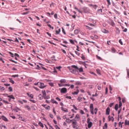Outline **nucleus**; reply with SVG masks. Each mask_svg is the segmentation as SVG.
I'll use <instances>...</instances> for the list:
<instances>
[{
	"label": "nucleus",
	"instance_id": "nucleus-1",
	"mask_svg": "<svg viewBox=\"0 0 129 129\" xmlns=\"http://www.w3.org/2000/svg\"><path fill=\"white\" fill-rule=\"evenodd\" d=\"M72 69H70V71L73 73H75L76 71L81 72V68H78V67L75 65H72L71 66Z\"/></svg>",
	"mask_w": 129,
	"mask_h": 129
},
{
	"label": "nucleus",
	"instance_id": "nucleus-2",
	"mask_svg": "<svg viewBox=\"0 0 129 129\" xmlns=\"http://www.w3.org/2000/svg\"><path fill=\"white\" fill-rule=\"evenodd\" d=\"M90 119L88 118L87 120V123H88V127L89 128H90L92 125V123L91 122H90Z\"/></svg>",
	"mask_w": 129,
	"mask_h": 129
},
{
	"label": "nucleus",
	"instance_id": "nucleus-3",
	"mask_svg": "<svg viewBox=\"0 0 129 129\" xmlns=\"http://www.w3.org/2000/svg\"><path fill=\"white\" fill-rule=\"evenodd\" d=\"M46 85H44V84L43 83L41 82L39 83V87L40 88H44L46 87Z\"/></svg>",
	"mask_w": 129,
	"mask_h": 129
},
{
	"label": "nucleus",
	"instance_id": "nucleus-4",
	"mask_svg": "<svg viewBox=\"0 0 129 129\" xmlns=\"http://www.w3.org/2000/svg\"><path fill=\"white\" fill-rule=\"evenodd\" d=\"M67 89L65 88H62L60 92L62 93H65L67 92Z\"/></svg>",
	"mask_w": 129,
	"mask_h": 129
},
{
	"label": "nucleus",
	"instance_id": "nucleus-5",
	"mask_svg": "<svg viewBox=\"0 0 129 129\" xmlns=\"http://www.w3.org/2000/svg\"><path fill=\"white\" fill-rule=\"evenodd\" d=\"M77 122L76 121H72V124L73 127V128H76L77 126Z\"/></svg>",
	"mask_w": 129,
	"mask_h": 129
},
{
	"label": "nucleus",
	"instance_id": "nucleus-6",
	"mask_svg": "<svg viewBox=\"0 0 129 129\" xmlns=\"http://www.w3.org/2000/svg\"><path fill=\"white\" fill-rule=\"evenodd\" d=\"M110 111V109L109 107H108L106 109V114L107 115H109V114Z\"/></svg>",
	"mask_w": 129,
	"mask_h": 129
},
{
	"label": "nucleus",
	"instance_id": "nucleus-7",
	"mask_svg": "<svg viewBox=\"0 0 129 129\" xmlns=\"http://www.w3.org/2000/svg\"><path fill=\"white\" fill-rule=\"evenodd\" d=\"M1 118L2 119H3V120L5 121H8V119L5 117L4 116H2L1 117Z\"/></svg>",
	"mask_w": 129,
	"mask_h": 129
},
{
	"label": "nucleus",
	"instance_id": "nucleus-8",
	"mask_svg": "<svg viewBox=\"0 0 129 129\" xmlns=\"http://www.w3.org/2000/svg\"><path fill=\"white\" fill-rule=\"evenodd\" d=\"M61 110L63 111H64L65 112H68V110L67 109H66L65 108H64L63 107H61Z\"/></svg>",
	"mask_w": 129,
	"mask_h": 129
},
{
	"label": "nucleus",
	"instance_id": "nucleus-9",
	"mask_svg": "<svg viewBox=\"0 0 129 129\" xmlns=\"http://www.w3.org/2000/svg\"><path fill=\"white\" fill-rule=\"evenodd\" d=\"M42 92L43 94V97L44 98L46 96V93L45 90H42Z\"/></svg>",
	"mask_w": 129,
	"mask_h": 129
},
{
	"label": "nucleus",
	"instance_id": "nucleus-10",
	"mask_svg": "<svg viewBox=\"0 0 129 129\" xmlns=\"http://www.w3.org/2000/svg\"><path fill=\"white\" fill-rule=\"evenodd\" d=\"M125 125H129V121L127 120V119H126L125 120Z\"/></svg>",
	"mask_w": 129,
	"mask_h": 129
},
{
	"label": "nucleus",
	"instance_id": "nucleus-11",
	"mask_svg": "<svg viewBox=\"0 0 129 129\" xmlns=\"http://www.w3.org/2000/svg\"><path fill=\"white\" fill-rule=\"evenodd\" d=\"M27 94L30 97L31 99H33V95L32 94L30 95L29 93H27Z\"/></svg>",
	"mask_w": 129,
	"mask_h": 129
},
{
	"label": "nucleus",
	"instance_id": "nucleus-12",
	"mask_svg": "<svg viewBox=\"0 0 129 129\" xmlns=\"http://www.w3.org/2000/svg\"><path fill=\"white\" fill-rule=\"evenodd\" d=\"M8 97L9 98L11 99H15V98L12 95H8Z\"/></svg>",
	"mask_w": 129,
	"mask_h": 129
},
{
	"label": "nucleus",
	"instance_id": "nucleus-13",
	"mask_svg": "<svg viewBox=\"0 0 129 129\" xmlns=\"http://www.w3.org/2000/svg\"><path fill=\"white\" fill-rule=\"evenodd\" d=\"M51 102L53 103H55L56 104H58L57 102L55 100H54L53 99H52L51 100Z\"/></svg>",
	"mask_w": 129,
	"mask_h": 129
},
{
	"label": "nucleus",
	"instance_id": "nucleus-14",
	"mask_svg": "<svg viewBox=\"0 0 129 129\" xmlns=\"http://www.w3.org/2000/svg\"><path fill=\"white\" fill-rule=\"evenodd\" d=\"M25 108L27 109L29 111L30 110H31V108L28 105L26 106L25 107Z\"/></svg>",
	"mask_w": 129,
	"mask_h": 129
},
{
	"label": "nucleus",
	"instance_id": "nucleus-15",
	"mask_svg": "<svg viewBox=\"0 0 129 129\" xmlns=\"http://www.w3.org/2000/svg\"><path fill=\"white\" fill-rule=\"evenodd\" d=\"M60 82L61 83H65L66 82V81L64 79H62L60 80Z\"/></svg>",
	"mask_w": 129,
	"mask_h": 129
},
{
	"label": "nucleus",
	"instance_id": "nucleus-16",
	"mask_svg": "<svg viewBox=\"0 0 129 129\" xmlns=\"http://www.w3.org/2000/svg\"><path fill=\"white\" fill-rule=\"evenodd\" d=\"M79 92V90H77V91H75L74 92H73L72 93V94H77Z\"/></svg>",
	"mask_w": 129,
	"mask_h": 129
},
{
	"label": "nucleus",
	"instance_id": "nucleus-17",
	"mask_svg": "<svg viewBox=\"0 0 129 129\" xmlns=\"http://www.w3.org/2000/svg\"><path fill=\"white\" fill-rule=\"evenodd\" d=\"M75 118L76 120H78L79 119V115L78 114H77Z\"/></svg>",
	"mask_w": 129,
	"mask_h": 129
},
{
	"label": "nucleus",
	"instance_id": "nucleus-18",
	"mask_svg": "<svg viewBox=\"0 0 129 129\" xmlns=\"http://www.w3.org/2000/svg\"><path fill=\"white\" fill-rule=\"evenodd\" d=\"M102 31L103 33H108V31L104 29H103Z\"/></svg>",
	"mask_w": 129,
	"mask_h": 129
},
{
	"label": "nucleus",
	"instance_id": "nucleus-19",
	"mask_svg": "<svg viewBox=\"0 0 129 129\" xmlns=\"http://www.w3.org/2000/svg\"><path fill=\"white\" fill-rule=\"evenodd\" d=\"M118 104H116L115 105V109L116 111H117L118 110Z\"/></svg>",
	"mask_w": 129,
	"mask_h": 129
},
{
	"label": "nucleus",
	"instance_id": "nucleus-20",
	"mask_svg": "<svg viewBox=\"0 0 129 129\" xmlns=\"http://www.w3.org/2000/svg\"><path fill=\"white\" fill-rule=\"evenodd\" d=\"M112 51L113 53H115L116 51V50L115 49V48L113 47H112L111 48Z\"/></svg>",
	"mask_w": 129,
	"mask_h": 129
},
{
	"label": "nucleus",
	"instance_id": "nucleus-21",
	"mask_svg": "<svg viewBox=\"0 0 129 129\" xmlns=\"http://www.w3.org/2000/svg\"><path fill=\"white\" fill-rule=\"evenodd\" d=\"M39 125L40 126L42 127H44V126H43V123H41V122H40L39 123Z\"/></svg>",
	"mask_w": 129,
	"mask_h": 129
},
{
	"label": "nucleus",
	"instance_id": "nucleus-22",
	"mask_svg": "<svg viewBox=\"0 0 129 129\" xmlns=\"http://www.w3.org/2000/svg\"><path fill=\"white\" fill-rule=\"evenodd\" d=\"M81 58L83 60H85L86 59L85 57L83 54L82 55V56H81Z\"/></svg>",
	"mask_w": 129,
	"mask_h": 129
},
{
	"label": "nucleus",
	"instance_id": "nucleus-23",
	"mask_svg": "<svg viewBox=\"0 0 129 129\" xmlns=\"http://www.w3.org/2000/svg\"><path fill=\"white\" fill-rule=\"evenodd\" d=\"M60 29H59L58 31H57V30L56 31V34H59V33H60Z\"/></svg>",
	"mask_w": 129,
	"mask_h": 129
},
{
	"label": "nucleus",
	"instance_id": "nucleus-24",
	"mask_svg": "<svg viewBox=\"0 0 129 129\" xmlns=\"http://www.w3.org/2000/svg\"><path fill=\"white\" fill-rule=\"evenodd\" d=\"M9 79L10 80V82L11 83H12L13 84L14 83V81L13 80H12L11 78H9Z\"/></svg>",
	"mask_w": 129,
	"mask_h": 129
},
{
	"label": "nucleus",
	"instance_id": "nucleus-25",
	"mask_svg": "<svg viewBox=\"0 0 129 129\" xmlns=\"http://www.w3.org/2000/svg\"><path fill=\"white\" fill-rule=\"evenodd\" d=\"M5 89V88L4 87H2L1 86H0V91L4 90Z\"/></svg>",
	"mask_w": 129,
	"mask_h": 129
},
{
	"label": "nucleus",
	"instance_id": "nucleus-26",
	"mask_svg": "<svg viewBox=\"0 0 129 129\" xmlns=\"http://www.w3.org/2000/svg\"><path fill=\"white\" fill-rule=\"evenodd\" d=\"M90 109H94L93 108V105L92 104H90Z\"/></svg>",
	"mask_w": 129,
	"mask_h": 129
},
{
	"label": "nucleus",
	"instance_id": "nucleus-27",
	"mask_svg": "<svg viewBox=\"0 0 129 129\" xmlns=\"http://www.w3.org/2000/svg\"><path fill=\"white\" fill-rule=\"evenodd\" d=\"M90 5L93 6V8L95 9H96L97 8V6L96 5H92L91 4Z\"/></svg>",
	"mask_w": 129,
	"mask_h": 129
},
{
	"label": "nucleus",
	"instance_id": "nucleus-28",
	"mask_svg": "<svg viewBox=\"0 0 129 129\" xmlns=\"http://www.w3.org/2000/svg\"><path fill=\"white\" fill-rule=\"evenodd\" d=\"M126 70L127 73V77L128 78H129V70L127 69Z\"/></svg>",
	"mask_w": 129,
	"mask_h": 129
},
{
	"label": "nucleus",
	"instance_id": "nucleus-29",
	"mask_svg": "<svg viewBox=\"0 0 129 129\" xmlns=\"http://www.w3.org/2000/svg\"><path fill=\"white\" fill-rule=\"evenodd\" d=\"M93 109H90V111L91 113V114L92 115L93 114H94Z\"/></svg>",
	"mask_w": 129,
	"mask_h": 129
},
{
	"label": "nucleus",
	"instance_id": "nucleus-30",
	"mask_svg": "<svg viewBox=\"0 0 129 129\" xmlns=\"http://www.w3.org/2000/svg\"><path fill=\"white\" fill-rule=\"evenodd\" d=\"M44 98L45 99H48L50 98V97L49 95H47V96H45V97Z\"/></svg>",
	"mask_w": 129,
	"mask_h": 129
},
{
	"label": "nucleus",
	"instance_id": "nucleus-31",
	"mask_svg": "<svg viewBox=\"0 0 129 129\" xmlns=\"http://www.w3.org/2000/svg\"><path fill=\"white\" fill-rule=\"evenodd\" d=\"M88 10V9H87V8L84 9V12L85 13H87L88 12H89Z\"/></svg>",
	"mask_w": 129,
	"mask_h": 129
},
{
	"label": "nucleus",
	"instance_id": "nucleus-32",
	"mask_svg": "<svg viewBox=\"0 0 129 129\" xmlns=\"http://www.w3.org/2000/svg\"><path fill=\"white\" fill-rule=\"evenodd\" d=\"M9 53L11 55V56L12 57H14V54H13L12 53V52H9Z\"/></svg>",
	"mask_w": 129,
	"mask_h": 129
},
{
	"label": "nucleus",
	"instance_id": "nucleus-33",
	"mask_svg": "<svg viewBox=\"0 0 129 129\" xmlns=\"http://www.w3.org/2000/svg\"><path fill=\"white\" fill-rule=\"evenodd\" d=\"M12 77H13L14 78H15V77H18L19 76V75H13L12 76Z\"/></svg>",
	"mask_w": 129,
	"mask_h": 129
},
{
	"label": "nucleus",
	"instance_id": "nucleus-34",
	"mask_svg": "<svg viewBox=\"0 0 129 129\" xmlns=\"http://www.w3.org/2000/svg\"><path fill=\"white\" fill-rule=\"evenodd\" d=\"M70 42L72 43V44H74V41H73V40L72 39H70Z\"/></svg>",
	"mask_w": 129,
	"mask_h": 129
},
{
	"label": "nucleus",
	"instance_id": "nucleus-35",
	"mask_svg": "<svg viewBox=\"0 0 129 129\" xmlns=\"http://www.w3.org/2000/svg\"><path fill=\"white\" fill-rule=\"evenodd\" d=\"M96 71L97 73H98L100 75H101L100 74V70L99 69H97L96 70Z\"/></svg>",
	"mask_w": 129,
	"mask_h": 129
},
{
	"label": "nucleus",
	"instance_id": "nucleus-36",
	"mask_svg": "<svg viewBox=\"0 0 129 129\" xmlns=\"http://www.w3.org/2000/svg\"><path fill=\"white\" fill-rule=\"evenodd\" d=\"M104 126V128L105 127L106 129L107 128V124L106 123H105Z\"/></svg>",
	"mask_w": 129,
	"mask_h": 129
},
{
	"label": "nucleus",
	"instance_id": "nucleus-37",
	"mask_svg": "<svg viewBox=\"0 0 129 129\" xmlns=\"http://www.w3.org/2000/svg\"><path fill=\"white\" fill-rule=\"evenodd\" d=\"M122 105V103L121 101H120L119 102V108Z\"/></svg>",
	"mask_w": 129,
	"mask_h": 129
},
{
	"label": "nucleus",
	"instance_id": "nucleus-38",
	"mask_svg": "<svg viewBox=\"0 0 129 129\" xmlns=\"http://www.w3.org/2000/svg\"><path fill=\"white\" fill-rule=\"evenodd\" d=\"M78 32H79L78 30L77 29H76V30H75L74 31V33L75 34H78Z\"/></svg>",
	"mask_w": 129,
	"mask_h": 129
},
{
	"label": "nucleus",
	"instance_id": "nucleus-39",
	"mask_svg": "<svg viewBox=\"0 0 129 129\" xmlns=\"http://www.w3.org/2000/svg\"><path fill=\"white\" fill-rule=\"evenodd\" d=\"M29 12H26L23 13H22V14L23 15L26 14H28L29 13Z\"/></svg>",
	"mask_w": 129,
	"mask_h": 129
},
{
	"label": "nucleus",
	"instance_id": "nucleus-40",
	"mask_svg": "<svg viewBox=\"0 0 129 129\" xmlns=\"http://www.w3.org/2000/svg\"><path fill=\"white\" fill-rule=\"evenodd\" d=\"M49 85L51 86H54L52 82H50L49 83Z\"/></svg>",
	"mask_w": 129,
	"mask_h": 129
},
{
	"label": "nucleus",
	"instance_id": "nucleus-41",
	"mask_svg": "<svg viewBox=\"0 0 129 129\" xmlns=\"http://www.w3.org/2000/svg\"><path fill=\"white\" fill-rule=\"evenodd\" d=\"M119 42L121 45H123V43L121 39H120L119 40Z\"/></svg>",
	"mask_w": 129,
	"mask_h": 129
},
{
	"label": "nucleus",
	"instance_id": "nucleus-42",
	"mask_svg": "<svg viewBox=\"0 0 129 129\" xmlns=\"http://www.w3.org/2000/svg\"><path fill=\"white\" fill-rule=\"evenodd\" d=\"M54 17L55 19H57V14H55L54 15Z\"/></svg>",
	"mask_w": 129,
	"mask_h": 129
},
{
	"label": "nucleus",
	"instance_id": "nucleus-43",
	"mask_svg": "<svg viewBox=\"0 0 129 129\" xmlns=\"http://www.w3.org/2000/svg\"><path fill=\"white\" fill-rule=\"evenodd\" d=\"M113 104H114V103H110V104L109 105V106L110 107H111L113 105Z\"/></svg>",
	"mask_w": 129,
	"mask_h": 129
},
{
	"label": "nucleus",
	"instance_id": "nucleus-44",
	"mask_svg": "<svg viewBox=\"0 0 129 129\" xmlns=\"http://www.w3.org/2000/svg\"><path fill=\"white\" fill-rule=\"evenodd\" d=\"M2 128H4L5 129H7L5 125H2Z\"/></svg>",
	"mask_w": 129,
	"mask_h": 129
},
{
	"label": "nucleus",
	"instance_id": "nucleus-45",
	"mask_svg": "<svg viewBox=\"0 0 129 129\" xmlns=\"http://www.w3.org/2000/svg\"><path fill=\"white\" fill-rule=\"evenodd\" d=\"M9 90L10 91H12V88L11 87H10L9 88Z\"/></svg>",
	"mask_w": 129,
	"mask_h": 129
},
{
	"label": "nucleus",
	"instance_id": "nucleus-46",
	"mask_svg": "<svg viewBox=\"0 0 129 129\" xmlns=\"http://www.w3.org/2000/svg\"><path fill=\"white\" fill-rule=\"evenodd\" d=\"M97 110H98V109H97V108H95V109H94V113H95V114H96L97 113Z\"/></svg>",
	"mask_w": 129,
	"mask_h": 129
},
{
	"label": "nucleus",
	"instance_id": "nucleus-47",
	"mask_svg": "<svg viewBox=\"0 0 129 129\" xmlns=\"http://www.w3.org/2000/svg\"><path fill=\"white\" fill-rule=\"evenodd\" d=\"M10 61H11L13 62H14L15 63H17V61H15L12 59H10Z\"/></svg>",
	"mask_w": 129,
	"mask_h": 129
},
{
	"label": "nucleus",
	"instance_id": "nucleus-48",
	"mask_svg": "<svg viewBox=\"0 0 129 129\" xmlns=\"http://www.w3.org/2000/svg\"><path fill=\"white\" fill-rule=\"evenodd\" d=\"M3 102L5 103H7V104H9V102H8L7 101H6V100H3Z\"/></svg>",
	"mask_w": 129,
	"mask_h": 129
},
{
	"label": "nucleus",
	"instance_id": "nucleus-49",
	"mask_svg": "<svg viewBox=\"0 0 129 129\" xmlns=\"http://www.w3.org/2000/svg\"><path fill=\"white\" fill-rule=\"evenodd\" d=\"M55 127L56 129H60L59 127L57 125H55Z\"/></svg>",
	"mask_w": 129,
	"mask_h": 129
},
{
	"label": "nucleus",
	"instance_id": "nucleus-50",
	"mask_svg": "<svg viewBox=\"0 0 129 129\" xmlns=\"http://www.w3.org/2000/svg\"><path fill=\"white\" fill-rule=\"evenodd\" d=\"M75 9H76V10L79 12L80 13H81V11H80V10H79L78 8H77L76 7H75Z\"/></svg>",
	"mask_w": 129,
	"mask_h": 129
},
{
	"label": "nucleus",
	"instance_id": "nucleus-51",
	"mask_svg": "<svg viewBox=\"0 0 129 129\" xmlns=\"http://www.w3.org/2000/svg\"><path fill=\"white\" fill-rule=\"evenodd\" d=\"M66 98L67 99H71L72 98L71 96H67L66 97Z\"/></svg>",
	"mask_w": 129,
	"mask_h": 129
},
{
	"label": "nucleus",
	"instance_id": "nucleus-52",
	"mask_svg": "<svg viewBox=\"0 0 129 129\" xmlns=\"http://www.w3.org/2000/svg\"><path fill=\"white\" fill-rule=\"evenodd\" d=\"M50 107L49 106H48L47 107H45L46 109L47 110H49L50 109Z\"/></svg>",
	"mask_w": 129,
	"mask_h": 129
},
{
	"label": "nucleus",
	"instance_id": "nucleus-53",
	"mask_svg": "<svg viewBox=\"0 0 129 129\" xmlns=\"http://www.w3.org/2000/svg\"><path fill=\"white\" fill-rule=\"evenodd\" d=\"M62 32H63V34H66V32L64 31V29L63 28H62Z\"/></svg>",
	"mask_w": 129,
	"mask_h": 129
},
{
	"label": "nucleus",
	"instance_id": "nucleus-54",
	"mask_svg": "<svg viewBox=\"0 0 129 129\" xmlns=\"http://www.w3.org/2000/svg\"><path fill=\"white\" fill-rule=\"evenodd\" d=\"M81 79H87V78H86V76H85V77H81Z\"/></svg>",
	"mask_w": 129,
	"mask_h": 129
},
{
	"label": "nucleus",
	"instance_id": "nucleus-55",
	"mask_svg": "<svg viewBox=\"0 0 129 129\" xmlns=\"http://www.w3.org/2000/svg\"><path fill=\"white\" fill-rule=\"evenodd\" d=\"M105 94H106L107 93H108V89L106 87V91H105Z\"/></svg>",
	"mask_w": 129,
	"mask_h": 129
},
{
	"label": "nucleus",
	"instance_id": "nucleus-56",
	"mask_svg": "<svg viewBox=\"0 0 129 129\" xmlns=\"http://www.w3.org/2000/svg\"><path fill=\"white\" fill-rule=\"evenodd\" d=\"M75 52L76 53V54H77L78 56L80 55V53H79L78 52H77V51H75Z\"/></svg>",
	"mask_w": 129,
	"mask_h": 129
},
{
	"label": "nucleus",
	"instance_id": "nucleus-57",
	"mask_svg": "<svg viewBox=\"0 0 129 129\" xmlns=\"http://www.w3.org/2000/svg\"><path fill=\"white\" fill-rule=\"evenodd\" d=\"M86 27H87V28L90 30L92 29V28L91 27H89L88 26H86Z\"/></svg>",
	"mask_w": 129,
	"mask_h": 129
},
{
	"label": "nucleus",
	"instance_id": "nucleus-58",
	"mask_svg": "<svg viewBox=\"0 0 129 129\" xmlns=\"http://www.w3.org/2000/svg\"><path fill=\"white\" fill-rule=\"evenodd\" d=\"M50 116L52 118H53V116L51 114H50Z\"/></svg>",
	"mask_w": 129,
	"mask_h": 129
},
{
	"label": "nucleus",
	"instance_id": "nucleus-59",
	"mask_svg": "<svg viewBox=\"0 0 129 129\" xmlns=\"http://www.w3.org/2000/svg\"><path fill=\"white\" fill-rule=\"evenodd\" d=\"M109 90L110 91H112V87H111V85H110L109 86Z\"/></svg>",
	"mask_w": 129,
	"mask_h": 129
},
{
	"label": "nucleus",
	"instance_id": "nucleus-60",
	"mask_svg": "<svg viewBox=\"0 0 129 129\" xmlns=\"http://www.w3.org/2000/svg\"><path fill=\"white\" fill-rule=\"evenodd\" d=\"M87 62V61H85L84 62H82L81 61V64H84L86 65V64H85V62Z\"/></svg>",
	"mask_w": 129,
	"mask_h": 129
},
{
	"label": "nucleus",
	"instance_id": "nucleus-61",
	"mask_svg": "<svg viewBox=\"0 0 129 129\" xmlns=\"http://www.w3.org/2000/svg\"><path fill=\"white\" fill-rule=\"evenodd\" d=\"M73 106L74 108L75 109V110H77V108L75 107V106L74 105H73Z\"/></svg>",
	"mask_w": 129,
	"mask_h": 129
},
{
	"label": "nucleus",
	"instance_id": "nucleus-62",
	"mask_svg": "<svg viewBox=\"0 0 129 129\" xmlns=\"http://www.w3.org/2000/svg\"><path fill=\"white\" fill-rule=\"evenodd\" d=\"M107 1L109 5H110L111 4V3L109 0H107Z\"/></svg>",
	"mask_w": 129,
	"mask_h": 129
},
{
	"label": "nucleus",
	"instance_id": "nucleus-63",
	"mask_svg": "<svg viewBox=\"0 0 129 129\" xmlns=\"http://www.w3.org/2000/svg\"><path fill=\"white\" fill-rule=\"evenodd\" d=\"M124 123L123 122H121V121H120L119 122V125H122V124Z\"/></svg>",
	"mask_w": 129,
	"mask_h": 129
},
{
	"label": "nucleus",
	"instance_id": "nucleus-64",
	"mask_svg": "<svg viewBox=\"0 0 129 129\" xmlns=\"http://www.w3.org/2000/svg\"><path fill=\"white\" fill-rule=\"evenodd\" d=\"M80 82H76V84L77 85H80Z\"/></svg>",
	"mask_w": 129,
	"mask_h": 129
}]
</instances>
